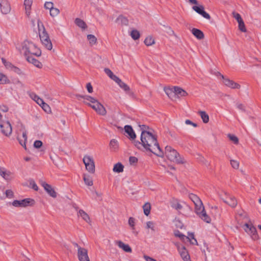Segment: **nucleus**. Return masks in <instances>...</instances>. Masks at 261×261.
I'll list each match as a JSON object with an SVG mask.
<instances>
[{
	"mask_svg": "<svg viewBox=\"0 0 261 261\" xmlns=\"http://www.w3.org/2000/svg\"><path fill=\"white\" fill-rule=\"evenodd\" d=\"M141 141H135V145L141 149L143 147L146 150H148L159 156H163L164 153L162 151L156 137L147 130H143L141 135Z\"/></svg>",
	"mask_w": 261,
	"mask_h": 261,
	"instance_id": "f257e3e1",
	"label": "nucleus"
},
{
	"mask_svg": "<svg viewBox=\"0 0 261 261\" xmlns=\"http://www.w3.org/2000/svg\"><path fill=\"white\" fill-rule=\"evenodd\" d=\"M189 197L195 204V211L196 214L203 221L207 223H210L211 219L207 215L200 199L197 195L192 193L189 194Z\"/></svg>",
	"mask_w": 261,
	"mask_h": 261,
	"instance_id": "f03ea898",
	"label": "nucleus"
},
{
	"mask_svg": "<svg viewBox=\"0 0 261 261\" xmlns=\"http://www.w3.org/2000/svg\"><path fill=\"white\" fill-rule=\"evenodd\" d=\"M22 50L25 56L34 55L39 57L41 55V50L34 43L29 41L24 42Z\"/></svg>",
	"mask_w": 261,
	"mask_h": 261,
	"instance_id": "7ed1b4c3",
	"label": "nucleus"
},
{
	"mask_svg": "<svg viewBox=\"0 0 261 261\" xmlns=\"http://www.w3.org/2000/svg\"><path fill=\"white\" fill-rule=\"evenodd\" d=\"M165 154L169 160L177 164L185 163L184 159L179 155L175 149L170 146H167L165 147Z\"/></svg>",
	"mask_w": 261,
	"mask_h": 261,
	"instance_id": "20e7f679",
	"label": "nucleus"
},
{
	"mask_svg": "<svg viewBox=\"0 0 261 261\" xmlns=\"http://www.w3.org/2000/svg\"><path fill=\"white\" fill-rule=\"evenodd\" d=\"M171 206L178 211L180 214L186 217L189 216L192 212L191 207L184 202L181 203L177 201H175L172 203Z\"/></svg>",
	"mask_w": 261,
	"mask_h": 261,
	"instance_id": "39448f33",
	"label": "nucleus"
},
{
	"mask_svg": "<svg viewBox=\"0 0 261 261\" xmlns=\"http://www.w3.org/2000/svg\"><path fill=\"white\" fill-rule=\"evenodd\" d=\"M83 161L86 170L90 173H94L95 163L93 157L89 155H85L83 158Z\"/></svg>",
	"mask_w": 261,
	"mask_h": 261,
	"instance_id": "423d86ee",
	"label": "nucleus"
},
{
	"mask_svg": "<svg viewBox=\"0 0 261 261\" xmlns=\"http://www.w3.org/2000/svg\"><path fill=\"white\" fill-rule=\"evenodd\" d=\"M244 227L245 231L250 236L253 240H257L259 239L256 229L251 223H245Z\"/></svg>",
	"mask_w": 261,
	"mask_h": 261,
	"instance_id": "0eeeda50",
	"label": "nucleus"
},
{
	"mask_svg": "<svg viewBox=\"0 0 261 261\" xmlns=\"http://www.w3.org/2000/svg\"><path fill=\"white\" fill-rule=\"evenodd\" d=\"M1 133L6 137H10L12 133V127L9 121H1L0 122Z\"/></svg>",
	"mask_w": 261,
	"mask_h": 261,
	"instance_id": "6e6552de",
	"label": "nucleus"
},
{
	"mask_svg": "<svg viewBox=\"0 0 261 261\" xmlns=\"http://www.w3.org/2000/svg\"><path fill=\"white\" fill-rule=\"evenodd\" d=\"M35 203L33 199L25 198L21 200H15L12 202V205L15 207H24L29 205H33Z\"/></svg>",
	"mask_w": 261,
	"mask_h": 261,
	"instance_id": "1a4fd4ad",
	"label": "nucleus"
},
{
	"mask_svg": "<svg viewBox=\"0 0 261 261\" xmlns=\"http://www.w3.org/2000/svg\"><path fill=\"white\" fill-rule=\"evenodd\" d=\"M75 246L78 248L77 255L80 261H90L87 250L85 248L80 247L77 244H75Z\"/></svg>",
	"mask_w": 261,
	"mask_h": 261,
	"instance_id": "9d476101",
	"label": "nucleus"
},
{
	"mask_svg": "<svg viewBox=\"0 0 261 261\" xmlns=\"http://www.w3.org/2000/svg\"><path fill=\"white\" fill-rule=\"evenodd\" d=\"M38 24V31H39V37L40 38V40L42 42L43 41L48 39L49 37V36L45 31V29L42 24V22L40 20H38L37 22Z\"/></svg>",
	"mask_w": 261,
	"mask_h": 261,
	"instance_id": "9b49d317",
	"label": "nucleus"
},
{
	"mask_svg": "<svg viewBox=\"0 0 261 261\" xmlns=\"http://www.w3.org/2000/svg\"><path fill=\"white\" fill-rule=\"evenodd\" d=\"M90 106L92 107V109H93L99 115L105 116L107 114V111L105 108L97 100L92 105H90Z\"/></svg>",
	"mask_w": 261,
	"mask_h": 261,
	"instance_id": "f8f14e48",
	"label": "nucleus"
},
{
	"mask_svg": "<svg viewBox=\"0 0 261 261\" xmlns=\"http://www.w3.org/2000/svg\"><path fill=\"white\" fill-rule=\"evenodd\" d=\"M177 249L184 261H191L190 257L186 248L181 245H177Z\"/></svg>",
	"mask_w": 261,
	"mask_h": 261,
	"instance_id": "ddd939ff",
	"label": "nucleus"
},
{
	"mask_svg": "<svg viewBox=\"0 0 261 261\" xmlns=\"http://www.w3.org/2000/svg\"><path fill=\"white\" fill-rule=\"evenodd\" d=\"M218 74L223 79V83L225 86H226L231 89H240V88L241 86L238 83L234 82V81H233L232 80H230L229 79L224 78L223 75H221L220 73H218Z\"/></svg>",
	"mask_w": 261,
	"mask_h": 261,
	"instance_id": "4468645a",
	"label": "nucleus"
},
{
	"mask_svg": "<svg viewBox=\"0 0 261 261\" xmlns=\"http://www.w3.org/2000/svg\"><path fill=\"white\" fill-rule=\"evenodd\" d=\"M41 185L49 196L53 198H56L57 197V193L50 185L44 181H41Z\"/></svg>",
	"mask_w": 261,
	"mask_h": 261,
	"instance_id": "2eb2a0df",
	"label": "nucleus"
},
{
	"mask_svg": "<svg viewBox=\"0 0 261 261\" xmlns=\"http://www.w3.org/2000/svg\"><path fill=\"white\" fill-rule=\"evenodd\" d=\"M192 9L197 13L201 15L204 18L210 20L211 19L210 15L204 11V7L202 5L199 6H194Z\"/></svg>",
	"mask_w": 261,
	"mask_h": 261,
	"instance_id": "dca6fc26",
	"label": "nucleus"
},
{
	"mask_svg": "<svg viewBox=\"0 0 261 261\" xmlns=\"http://www.w3.org/2000/svg\"><path fill=\"white\" fill-rule=\"evenodd\" d=\"M0 9L3 14H8L11 11L10 5L7 0H0Z\"/></svg>",
	"mask_w": 261,
	"mask_h": 261,
	"instance_id": "f3484780",
	"label": "nucleus"
},
{
	"mask_svg": "<svg viewBox=\"0 0 261 261\" xmlns=\"http://www.w3.org/2000/svg\"><path fill=\"white\" fill-rule=\"evenodd\" d=\"M127 94L129 95H132L133 93L130 91L129 87L125 83L122 82L121 79L118 77L114 81Z\"/></svg>",
	"mask_w": 261,
	"mask_h": 261,
	"instance_id": "a211bd4d",
	"label": "nucleus"
},
{
	"mask_svg": "<svg viewBox=\"0 0 261 261\" xmlns=\"http://www.w3.org/2000/svg\"><path fill=\"white\" fill-rule=\"evenodd\" d=\"M0 175L6 180H9L13 178V173L4 167H0Z\"/></svg>",
	"mask_w": 261,
	"mask_h": 261,
	"instance_id": "6ab92c4d",
	"label": "nucleus"
},
{
	"mask_svg": "<svg viewBox=\"0 0 261 261\" xmlns=\"http://www.w3.org/2000/svg\"><path fill=\"white\" fill-rule=\"evenodd\" d=\"M223 201L232 207H235L237 205V201L235 197L227 196L225 198H222Z\"/></svg>",
	"mask_w": 261,
	"mask_h": 261,
	"instance_id": "aec40b11",
	"label": "nucleus"
},
{
	"mask_svg": "<svg viewBox=\"0 0 261 261\" xmlns=\"http://www.w3.org/2000/svg\"><path fill=\"white\" fill-rule=\"evenodd\" d=\"M32 3L33 0L24 1V6L25 7V14L28 17H30L31 15V9Z\"/></svg>",
	"mask_w": 261,
	"mask_h": 261,
	"instance_id": "412c9836",
	"label": "nucleus"
},
{
	"mask_svg": "<svg viewBox=\"0 0 261 261\" xmlns=\"http://www.w3.org/2000/svg\"><path fill=\"white\" fill-rule=\"evenodd\" d=\"M116 244L125 252H132V249L128 244H125L121 241H116Z\"/></svg>",
	"mask_w": 261,
	"mask_h": 261,
	"instance_id": "4be33fe9",
	"label": "nucleus"
},
{
	"mask_svg": "<svg viewBox=\"0 0 261 261\" xmlns=\"http://www.w3.org/2000/svg\"><path fill=\"white\" fill-rule=\"evenodd\" d=\"M124 130L130 139H135L136 138V135L131 126L128 125H125L124 126Z\"/></svg>",
	"mask_w": 261,
	"mask_h": 261,
	"instance_id": "5701e85b",
	"label": "nucleus"
},
{
	"mask_svg": "<svg viewBox=\"0 0 261 261\" xmlns=\"http://www.w3.org/2000/svg\"><path fill=\"white\" fill-rule=\"evenodd\" d=\"M77 216L81 217L84 221H85L88 223H91V220L89 215L84 210H80L77 212Z\"/></svg>",
	"mask_w": 261,
	"mask_h": 261,
	"instance_id": "b1692460",
	"label": "nucleus"
},
{
	"mask_svg": "<svg viewBox=\"0 0 261 261\" xmlns=\"http://www.w3.org/2000/svg\"><path fill=\"white\" fill-rule=\"evenodd\" d=\"M192 34L198 39L201 40L204 38L203 33L200 30L196 28H193L191 30Z\"/></svg>",
	"mask_w": 261,
	"mask_h": 261,
	"instance_id": "393cba45",
	"label": "nucleus"
},
{
	"mask_svg": "<svg viewBox=\"0 0 261 261\" xmlns=\"http://www.w3.org/2000/svg\"><path fill=\"white\" fill-rule=\"evenodd\" d=\"M80 97L84 99V102L89 106L92 105L97 100L95 98L88 95L80 96Z\"/></svg>",
	"mask_w": 261,
	"mask_h": 261,
	"instance_id": "a878e982",
	"label": "nucleus"
},
{
	"mask_svg": "<svg viewBox=\"0 0 261 261\" xmlns=\"http://www.w3.org/2000/svg\"><path fill=\"white\" fill-rule=\"evenodd\" d=\"M173 93L178 96H186L188 94L186 91L178 87H174L173 88Z\"/></svg>",
	"mask_w": 261,
	"mask_h": 261,
	"instance_id": "bb28decb",
	"label": "nucleus"
},
{
	"mask_svg": "<svg viewBox=\"0 0 261 261\" xmlns=\"http://www.w3.org/2000/svg\"><path fill=\"white\" fill-rule=\"evenodd\" d=\"M127 19L122 15L119 16L116 19V22L119 25H126L128 24Z\"/></svg>",
	"mask_w": 261,
	"mask_h": 261,
	"instance_id": "cd10ccee",
	"label": "nucleus"
},
{
	"mask_svg": "<svg viewBox=\"0 0 261 261\" xmlns=\"http://www.w3.org/2000/svg\"><path fill=\"white\" fill-rule=\"evenodd\" d=\"M28 62L32 63L34 64L35 66L37 67H40L41 66V63L38 61L37 60L35 59L32 56H26Z\"/></svg>",
	"mask_w": 261,
	"mask_h": 261,
	"instance_id": "c85d7f7f",
	"label": "nucleus"
},
{
	"mask_svg": "<svg viewBox=\"0 0 261 261\" xmlns=\"http://www.w3.org/2000/svg\"><path fill=\"white\" fill-rule=\"evenodd\" d=\"M198 113L203 123H206L209 121V116L205 111H200L198 112Z\"/></svg>",
	"mask_w": 261,
	"mask_h": 261,
	"instance_id": "c756f323",
	"label": "nucleus"
},
{
	"mask_svg": "<svg viewBox=\"0 0 261 261\" xmlns=\"http://www.w3.org/2000/svg\"><path fill=\"white\" fill-rule=\"evenodd\" d=\"M123 166L120 163H118L114 165L113 170L114 172L120 173L123 171Z\"/></svg>",
	"mask_w": 261,
	"mask_h": 261,
	"instance_id": "7c9ffc66",
	"label": "nucleus"
},
{
	"mask_svg": "<svg viewBox=\"0 0 261 261\" xmlns=\"http://www.w3.org/2000/svg\"><path fill=\"white\" fill-rule=\"evenodd\" d=\"M87 39L89 42L90 45L91 46L96 44L97 43V38L93 35H88Z\"/></svg>",
	"mask_w": 261,
	"mask_h": 261,
	"instance_id": "2f4dec72",
	"label": "nucleus"
},
{
	"mask_svg": "<svg viewBox=\"0 0 261 261\" xmlns=\"http://www.w3.org/2000/svg\"><path fill=\"white\" fill-rule=\"evenodd\" d=\"M104 71L105 73L108 75V76L114 81H115L118 77V76L114 74L112 71L109 68H105Z\"/></svg>",
	"mask_w": 261,
	"mask_h": 261,
	"instance_id": "473e14b6",
	"label": "nucleus"
},
{
	"mask_svg": "<svg viewBox=\"0 0 261 261\" xmlns=\"http://www.w3.org/2000/svg\"><path fill=\"white\" fill-rule=\"evenodd\" d=\"M10 83V80L6 75L0 73V84H6Z\"/></svg>",
	"mask_w": 261,
	"mask_h": 261,
	"instance_id": "72a5a7b5",
	"label": "nucleus"
},
{
	"mask_svg": "<svg viewBox=\"0 0 261 261\" xmlns=\"http://www.w3.org/2000/svg\"><path fill=\"white\" fill-rule=\"evenodd\" d=\"M75 23L78 27L82 29H85L87 27L85 22L80 18H76Z\"/></svg>",
	"mask_w": 261,
	"mask_h": 261,
	"instance_id": "f704fd0d",
	"label": "nucleus"
},
{
	"mask_svg": "<svg viewBox=\"0 0 261 261\" xmlns=\"http://www.w3.org/2000/svg\"><path fill=\"white\" fill-rule=\"evenodd\" d=\"M83 179L85 184L88 186H92L93 185L92 179L90 176L84 175Z\"/></svg>",
	"mask_w": 261,
	"mask_h": 261,
	"instance_id": "c9c22d12",
	"label": "nucleus"
},
{
	"mask_svg": "<svg viewBox=\"0 0 261 261\" xmlns=\"http://www.w3.org/2000/svg\"><path fill=\"white\" fill-rule=\"evenodd\" d=\"M42 43L46 49L48 50L52 49L53 45L49 38L42 42Z\"/></svg>",
	"mask_w": 261,
	"mask_h": 261,
	"instance_id": "e433bc0d",
	"label": "nucleus"
},
{
	"mask_svg": "<svg viewBox=\"0 0 261 261\" xmlns=\"http://www.w3.org/2000/svg\"><path fill=\"white\" fill-rule=\"evenodd\" d=\"M144 213L146 216H148L150 212L151 205L148 202L146 203L143 206Z\"/></svg>",
	"mask_w": 261,
	"mask_h": 261,
	"instance_id": "4c0bfd02",
	"label": "nucleus"
},
{
	"mask_svg": "<svg viewBox=\"0 0 261 261\" xmlns=\"http://www.w3.org/2000/svg\"><path fill=\"white\" fill-rule=\"evenodd\" d=\"M146 228L150 229L152 231H155V224L153 221H147L146 223Z\"/></svg>",
	"mask_w": 261,
	"mask_h": 261,
	"instance_id": "58836bf2",
	"label": "nucleus"
},
{
	"mask_svg": "<svg viewBox=\"0 0 261 261\" xmlns=\"http://www.w3.org/2000/svg\"><path fill=\"white\" fill-rule=\"evenodd\" d=\"M144 43L147 46H150L155 43V41L152 37L148 36L145 38L144 40Z\"/></svg>",
	"mask_w": 261,
	"mask_h": 261,
	"instance_id": "ea45409f",
	"label": "nucleus"
},
{
	"mask_svg": "<svg viewBox=\"0 0 261 261\" xmlns=\"http://www.w3.org/2000/svg\"><path fill=\"white\" fill-rule=\"evenodd\" d=\"M130 35L131 36L132 38L134 40H137L140 37L139 32L136 30H132L130 33Z\"/></svg>",
	"mask_w": 261,
	"mask_h": 261,
	"instance_id": "a19ab883",
	"label": "nucleus"
},
{
	"mask_svg": "<svg viewBox=\"0 0 261 261\" xmlns=\"http://www.w3.org/2000/svg\"><path fill=\"white\" fill-rule=\"evenodd\" d=\"M190 242L193 245H198V243L196 239L194 238V235L193 233H189L188 237H187Z\"/></svg>",
	"mask_w": 261,
	"mask_h": 261,
	"instance_id": "79ce46f5",
	"label": "nucleus"
},
{
	"mask_svg": "<svg viewBox=\"0 0 261 261\" xmlns=\"http://www.w3.org/2000/svg\"><path fill=\"white\" fill-rule=\"evenodd\" d=\"M165 32L167 33L169 36H174L175 37H177V36L175 34L174 31L171 29L170 27H165Z\"/></svg>",
	"mask_w": 261,
	"mask_h": 261,
	"instance_id": "37998d69",
	"label": "nucleus"
},
{
	"mask_svg": "<svg viewBox=\"0 0 261 261\" xmlns=\"http://www.w3.org/2000/svg\"><path fill=\"white\" fill-rule=\"evenodd\" d=\"M228 137L229 138L230 140H231L232 142H233L235 144H238L239 139L236 136H235L234 135H232V134H228Z\"/></svg>",
	"mask_w": 261,
	"mask_h": 261,
	"instance_id": "c03bdc74",
	"label": "nucleus"
},
{
	"mask_svg": "<svg viewBox=\"0 0 261 261\" xmlns=\"http://www.w3.org/2000/svg\"><path fill=\"white\" fill-rule=\"evenodd\" d=\"M60 13V11L58 8H53L50 10V15L52 17L57 16Z\"/></svg>",
	"mask_w": 261,
	"mask_h": 261,
	"instance_id": "a18cd8bd",
	"label": "nucleus"
},
{
	"mask_svg": "<svg viewBox=\"0 0 261 261\" xmlns=\"http://www.w3.org/2000/svg\"><path fill=\"white\" fill-rule=\"evenodd\" d=\"M230 164L232 167L234 169H237L239 167V163L238 161L234 160H231L230 161Z\"/></svg>",
	"mask_w": 261,
	"mask_h": 261,
	"instance_id": "49530a36",
	"label": "nucleus"
},
{
	"mask_svg": "<svg viewBox=\"0 0 261 261\" xmlns=\"http://www.w3.org/2000/svg\"><path fill=\"white\" fill-rule=\"evenodd\" d=\"M110 147L114 148V149H117L118 148V142L117 140L115 139H113L111 140L110 143Z\"/></svg>",
	"mask_w": 261,
	"mask_h": 261,
	"instance_id": "de8ad7c7",
	"label": "nucleus"
},
{
	"mask_svg": "<svg viewBox=\"0 0 261 261\" xmlns=\"http://www.w3.org/2000/svg\"><path fill=\"white\" fill-rule=\"evenodd\" d=\"M239 23V28L240 31H241L243 32H246V29L245 26V24L243 22V20H242L241 21H240L238 22Z\"/></svg>",
	"mask_w": 261,
	"mask_h": 261,
	"instance_id": "09e8293b",
	"label": "nucleus"
},
{
	"mask_svg": "<svg viewBox=\"0 0 261 261\" xmlns=\"http://www.w3.org/2000/svg\"><path fill=\"white\" fill-rule=\"evenodd\" d=\"M41 107L46 112L48 113L51 112L50 108L49 107V106L44 102Z\"/></svg>",
	"mask_w": 261,
	"mask_h": 261,
	"instance_id": "8fccbe9b",
	"label": "nucleus"
},
{
	"mask_svg": "<svg viewBox=\"0 0 261 261\" xmlns=\"http://www.w3.org/2000/svg\"><path fill=\"white\" fill-rule=\"evenodd\" d=\"M44 7L46 9L50 10L54 8V4L50 2H46L44 4Z\"/></svg>",
	"mask_w": 261,
	"mask_h": 261,
	"instance_id": "3c124183",
	"label": "nucleus"
},
{
	"mask_svg": "<svg viewBox=\"0 0 261 261\" xmlns=\"http://www.w3.org/2000/svg\"><path fill=\"white\" fill-rule=\"evenodd\" d=\"M135 219L132 217H130L128 220V224L132 227V229H135Z\"/></svg>",
	"mask_w": 261,
	"mask_h": 261,
	"instance_id": "603ef678",
	"label": "nucleus"
},
{
	"mask_svg": "<svg viewBox=\"0 0 261 261\" xmlns=\"http://www.w3.org/2000/svg\"><path fill=\"white\" fill-rule=\"evenodd\" d=\"M6 195L7 197L9 198H12L13 197L14 194L13 191L11 190H7L5 192Z\"/></svg>",
	"mask_w": 261,
	"mask_h": 261,
	"instance_id": "864d4df0",
	"label": "nucleus"
},
{
	"mask_svg": "<svg viewBox=\"0 0 261 261\" xmlns=\"http://www.w3.org/2000/svg\"><path fill=\"white\" fill-rule=\"evenodd\" d=\"M42 145V142L40 140H36L34 143V147L36 148H40Z\"/></svg>",
	"mask_w": 261,
	"mask_h": 261,
	"instance_id": "5fc2aeb1",
	"label": "nucleus"
},
{
	"mask_svg": "<svg viewBox=\"0 0 261 261\" xmlns=\"http://www.w3.org/2000/svg\"><path fill=\"white\" fill-rule=\"evenodd\" d=\"M2 61L3 64L7 67V68H10L12 66V64L9 62L7 61L6 59L4 58L2 59Z\"/></svg>",
	"mask_w": 261,
	"mask_h": 261,
	"instance_id": "6e6d98bb",
	"label": "nucleus"
},
{
	"mask_svg": "<svg viewBox=\"0 0 261 261\" xmlns=\"http://www.w3.org/2000/svg\"><path fill=\"white\" fill-rule=\"evenodd\" d=\"M233 16L235 19L237 20L238 22L241 21L243 19L241 18V15L237 13H233Z\"/></svg>",
	"mask_w": 261,
	"mask_h": 261,
	"instance_id": "4d7b16f0",
	"label": "nucleus"
},
{
	"mask_svg": "<svg viewBox=\"0 0 261 261\" xmlns=\"http://www.w3.org/2000/svg\"><path fill=\"white\" fill-rule=\"evenodd\" d=\"M30 186L32 189L35 191L38 190V187L34 181H31L30 182Z\"/></svg>",
	"mask_w": 261,
	"mask_h": 261,
	"instance_id": "13d9d810",
	"label": "nucleus"
},
{
	"mask_svg": "<svg viewBox=\"0 0 261 261\" xmlns=\"http://www.w3.org/2000/svg\"><path fill=\"white\" fill-rule=\"evenodd\" d=\"M185 123L187 125H191L192 126H193L194 127H196L197 126V124L195 123H193V122H192L191 120H186L185 121Z\"/></svg>",
	"mask_w": 261,
	"mask_h": 261,
	"instance_id": "bf43d9fd",
	"label": "nucleus"
},
{
	"mask_svg": "<svg viewBox=\"0 0 261 261\" xmlns=\"http://www.w3.org/2000/svg\"><path fill=\"white\" fill-rule=\"evenodd\" d=\"M87 91L89 93H92L93 92V88L90 83H88L86 85Z\"/></svg>",
	"mask_w": 261,
	"mask_h": 261,
	"instance_id": "052dcab7",
	"label": "nucleus"
},
{
	"mask_svg": "<svg viewBox=\"0 0 261 261\" xmlns=\"http://www.w3.org/2000/svg\"><path fill=\"white\" fill-rule=\"evenodd\" d=\"M237 107L242 111H245V108L244 106L242 103H237Z\"/></svg>",
	"mask_w": 261,
	"mask_h": 261,
	"instance_id": "680f3d73",
	"label": "nucleus"
},
{
	"mask_svg": "<svg viewBox=\"0 0 261 261\" xmlns=\"http://www.w3.org/2000/svg\"><path fill=\"white\" fill-rule=\"evenodd\" d=\"M137 161H138V160L136 157L130 156L129 158V162L132 164L136 163L137 162Z\"/></svg>",
	"mask_w": 261,
	"mask_h": 261,
	"instance_id": "e2e57ef3",
	"label": "nucleus"
},
{
	"mask_svg": "<svg viewBox=\"0 0 261 261\" xmlns=\"http://www.w3.org/2000/svg\"><path fill=\"white\" fill-rule=\"evenodd\" d=\"M166 93L169 96V95L171 93H173V90L172 89H167L165 90Z\"/></svg>",
	"mask_w": 261,
	"mask_h": 261,
	"instance_id": "0e129e2a",
	"label": "nucleus"
},
{
	"mask_svg": "<svg viewBox=\"0 0 261 261\" xmlns=\"http://www.w3.org/2000/svg\"><path fill=\"white\" fill-rule=\"evenodd\" d=\"M140 127L141 130V133L143 132V130H147V129L148 128V127L145 125H140Z\"/></svg>",
	"mask_w": 261,
	"mask_h": 261,
	"instance_id": "69168bd1",
	"label": "nucleus"
},
{
	"mask_svg": "<svg viewBox=\"0 0 261 261\" xmlns=\"http://www.w3.org/2000/svg\"><path fill=\"white\" fill-rule=\"evenodd\" d=\"M36 102L40 106H41L44 102L43 100L40 98H37V100Z\"/></svg>",
	"mask_w": 261,
	"mask_h": 261,
	"instance_id": "338daca9",
	"label": "nucleus"
},
{
	"mask_svg": "<svg viewBox=\"0 0 261 261\" xmlns=\"http://www.w3.org/2000/svg\"><path fill=\"white\" fill-rule=\"evenodd\" d=\"M144 258H145V259L146 260V261H156V260L148 256H146V255H145L144 256Z\"/></svg>",
	"mask_w": 261,
	"mask_h": 261,
	"instance_id": "774afa93",
	"label": "nucleus"
}]
</instances>
